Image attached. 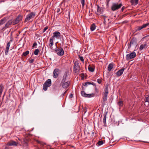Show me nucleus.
I'll return each mask as SVG.
<instances>
[{
  "mask_svg": "<svg viewBox=\"0 0 149 149\" xmlns=\"http://www.w3.org/2000/svg\"><path fill=\"white\" fill-rule=\"evenodd\" d=\"M122 6L121 3H113L111 6V9L113 11H115L119 9Z\"/></svg>",
  "mask_w": 149,
  "mask_h": 149,
  "instance_id": "obj_1",
  "label": "nucleus"
},
{
  "mask_svg": "<svg viewBox=\"0 0 149 149\" xmlns=\"http://www.w3.org/2000/svg\"><path fill=\"white\" fill-rule=\"evenodd\" d=\"M79 64V63L77 61H76L74 63L73 71L75 73L78 74L80 70Z\"/></svg>",
  "mask_w": 149,
  "mask_h": 149,
  "instance_id": "obj_2",
  "label": "nucleus"
},
{
  "mask_svg": "<svg viewBox=\"0 0 149 149\" xmlns=\"http://www.w3.org/2000/svg\"><path fill=\"white\" fill-rule=\"evenodd\" d=\"M52 81L51 79H49L47 80L43 85V89L45 91H46L47 89V88L51 85Z\"/></svg>",
  "mask_w": 149,
  "mask_h": 149,
  "instance_id": "obj_3",
  "label": "nucleus"
},
{
  "mask_svg": "<svg viewBox=\"0 0 149 149\" xmlns=\"http://www.w3.org/2000/svg\"><path fill=\"white\" fill-rule=\"evenodd\" d=\"M56 53L60 56H62L64 54V51L61 47H57L55 49Z\"/></svg>",
  "mask_w": 149,
  "mask_h": 149,
  "instance_id": "obj_4",
  "label": "nucleus"
},
{
  "mask_svg": "<svg viewBox=\"0 0 149 149\" xmlns=\"http://www.w3.org/2000/svg\"><path fill=\"white\" fill-rule=\"evenodd\" d=\"M136 38H132L130 41V44H128V48L129 49L132 47H136Z\"/></svg>",
  "mask_w": 149,
  "mask_h": 149,
  "instance_id": "obj_5",
  "label": "nucleus"
},
{
  "mask_svg": "<svg viewBox=\"0 0 149 149\" xmlns=\"http://www.w3.org/2000/svg\"><path fill=\"white\" fill-rule=\"evenodd\" d=\"M136 56V53L134 52H132L130 53L127 54L126 55V59L127 60L134 58Z\"/></svg>",
  "mask_w": 149,
  "mask_h": 149,
  "instance_id": "obj_6",
  "label": "nucleus"
},
{
  "mask_svg": "<svg viewBox=\"0 0 149 149\" xmlns=\"http://www.w3.org/2000/svg\"><path fill=\"white\" fill-rule=\"evenodd\" d=\"M81 94L82 96L88 98L94 96V94L93 93L86 94L83 91L81 92Z\"/></svg>",
  "mask_w": 149,
  "mask_h": 149,
  "instance_id": "obj_7",
  "label": "nucleus"
},
{
  "mask_svg": "<svg viewBox=\"0 0 149 149\" xmlns=\"http://www.w3.org/2000/svg\"><path fill=\"white\" fill-rule=\"evenodd\" d=\"M53 34V36L52 37H54V39L55 38L57 39H59L62 36L60 32L57 31L54 32Z\"/></svg>",
  "mask_w": 149,
  "mask_h": 149,
  "instance_id": "obj_8",
  "label": "nucleus"
},
{
  "mask_svg": "<svg viewBox=\"0 0 149 149\" xmlns=\"http://www.w3.org/2000/svg\"><path fill=\"white\" fill-rule=\"evenodd\" d=\"M59 70L58 68L55 69L53 71V76L54 78H57L58 74H59Z\"/></svg>",
  "mask_w": 149,
  "mask_h": 149,
  "instance_id": "obj_9",
  "label": "nucleus"
},
{
  "mask_svg": "<svg viewBox=\"0 0 149 149\" xmlns=\"http://www.w3.org/2000/svg\"><path fill=\"white\" fill-rule=\"evenodd\" d=\"M70 84V82L68 81L66 82L61 83V84L62 85V87L63 88H67L69 86Z\"/></svg>",
  "mask_w": 149,
  "mask_h": 149,
  "instance_id": "obj_10",
  "label": "nucleus"
},
{
  "mask_svg": "<svg viewBox=\"0 0 149 149\" xmlns=\"http://www.w3.org/2000/svg\"><path fill=\"white\" fill-rule=\"evenodd\" d=\"M36 16V13L35 12H31L27 16L26 19H31L34 18Z\"/></svg>",
  "mask_w": 149,
  "mask_h": 149,
  "instance_id": "obj_11",
  "label": "nucleus"
},
{
  "mask_svg": "<svg viewBox=\"0 0 149 149\" xmlns=\"http://www.w3.org/2000/svg\"><path fill=\"white\" fill-rule=\"evenodd\" d=\"M36 141L40 145V146L39 148L40 149H45L44 148L45 147V143L38 140H36Z\"/></svg>",
  "mask_w": 149,
  "mask_h": 149,
  "instance_id": "obj_12",
  "label": "nucleus"
},
{
  "mask_svg": "<svg viewBox=\"0 0 149 149\" xmlns=\"http://www.w3.org/2000/svg\"><path fill=\"white\" fill-rule=\"evenodd\" d=\"M18 144L17 143L14 141L11 140L10 141L8 142L7 143V145L9 146H17V144Z\"/></svg>",
  "mask_w": 149,
  "mask_h": 149,
  "instance_id": "obj_13",
  "label": "nucleus"
},
{
  "mask_svg": "<svg viewBox=\"0 0 149 149\" xmlns=\"http://www.w3.org/2000/svg\"><path fill=\"white\" fill-rule=\"evenodd\" d=\"M12 40H10V41L8 43L6 47V51H5V54L7 55L8 53L9 48L10 46V42H11Z\"/></svg>",
  "mask_w": 149,
  "mask_h": 149,
  "instance_id": "obj_14",
  "label": "nucleus"
},
{
  "mask_svg": "<svg viewBox=\"0 0 149 149\" xmlns=\"http://www.w3.org/2000/svg\"><path fill=\"white\" fill-rule=\"evenodd\" d=\"M124 70L125 68H123L122 69L119 70L116 73L117 75L118 76H121L123 74Z\"/></svg>",
  "mask_w": 149,
  "mask_h": 149,
  "instance_id": "obj_15",
  "label": "nucleus"
},
{
  "mask_svg": "<svg viewBox=\"0 0 149 149\" xmlns=\"http://www.w3.org/2000/svg\"><path fill=\"white\" fill-rule=\"evenodd\" d=\"M68 76L67 73L66 72H65L64 74L63 79L61 81V83L66 82V77Z\"/></svg>",
  "mask_w": 149,
  "mask_h": 149,
  "instance_id": "obj_16",
  "label": "nucleus"
},
{
  "mask_svg": "<svg viewBox=\"0 0 149 149\" xmlns=\"http://www.w3.org/2000/svg\"><path fill=\"white\" fill-rule=\"evenodd\" d=\"M147 46L146 44H142L139 47V49L142 50L143 49L146 48Z\"/></svg>",
  "mask_w": 149,
  "mask_h": 149,
  "instance_id": "obj_17",
  "label": "nucleus"
},
{
  "mask_svg": "<svg viewBox=\"0 0 149 149\" xmlns=\"http://www.w3.org/2000/svg\"><path fill=\"white\" fill-rule=\"evenodd\" d=\"M54 37H51L49 40V46L50 47H52V46L54 45V42H53V41L54 40Z\"/></svg>",
  "mask_w": 149,
  "mask_h": 149,
  "instance_id": "obj_18",
  "label": "nucleus"
},
{
  "mask_svg": "<svg viewBox=\"0 0 149 149\" xmlns=\"http://www.w3.org/2000/svg\"><path fill=\"white\" fill-rule=\"evenodd\" d=\"M28 141L27 139H24V141L23 142V147H27L28 146Z\"/></svg>",
  "mask_w": 149,
  "mask_h": 149,
  "instance_id": "obj_19",
  "label": "nucleus"
},
{
  "mask_svg": "<svg viewBox=\"0 0 149 149\" xmlns=\"http://www.w3.org/2000/svg\"><path fill=\"white\" fill-rule=\"evenodd\" d=\"M139 0H131L130 2L132 5L135 6L138 3Z\"/></svg>",
  "mask_w": 149,
  "mask_h": 149,
  "instance_id": "obj_20",
  "label": "nucleus"
},
{
  "mask_svg": "<svg viewBox=\"0 0 149 149\" xmlns=\"http://www.w3.org/2000/svg\"><path fill=\"white\" fill-rule=\"evenodd\" d=\"M20 19H11L12 20V24L13 25L15 24L18 23Z\"/></svg>",
  "mask_w": 149,
  "mask_h": 149,
  "instance_id": "obj_21",
  "label": "nucleus"
},
{
  "mask_svg": "<svg viewBox=\"0 0 149 149\" xmlns=\"http://www.w3.org/2000/svg\"><path fill=\"white\" fill-rule=\"evenodd\" d=\"M108 94H106L104 93L103 95V97L102 98V100L104 103L107 100V96Z\"/></svg>",
  "mask_w": 149,
  "mask_h": 149,
  "instance_id": "obj_22",
  "label": "nucleus"
},
{
  "mask_svg": "<svg viewBox=\"0 0 149 149\" xmlns=\"http://www.w3.org/2000/svg\"><path fill=\"white\" fill-rule=\"evenodd\" d=\"M12 24V20H10L5 25V28H7L9 27V26Z\"/></svg>",
  "mask_w": 149,
  "mask_h": 149,
  "instance_id": "obj_23",
  "label": "nucleus"
},
{
  "mask_svg": "<svg viewBox=\"0 0 149 149\" xmlns=\"http://www.w3.org/2000/svg\"><path fill=\"white\" fill-rule=\"evenodd\" d=\"M107 113L106 112L104 114V118L103 119V123L105 126H106V116Z\"/></svg>",
  "mask_w": 149,
  "mask_h": 149,
  "instance_id": "obj_24",
  "label": "nucleus"
},
{
  "mask_svg": "<svg viewBox=\"0 0 149 149\" xmlns=\"http://www.w3.org/2000/svg\"><path fill=\"white\" fill-rule=\"evenodd\" d=\"M113 63H110L108 66V70L109 71H110L113 68Z\"/></svg>",
  "mask_w": 149,
  "mask_h": 149,
  "instance_id": "obj_25",
  "label": "nucleus"
},
{
  "mask_svg": "<svg viewBox=\"0 0 149 149\" xmlns=\"http://www.w3.org/2000/svg\"><path fill=\"white\" fill-rule=\"evenodd\" d=\"M96 26L95 24L93 23L90 26V29L91 31H93L95 30V29Z\"/></svg>",
  "mask_w": 149,
  "mask_h": 149,
  "instance_id": "obj_26",
  "label": "nucleus"
},
{
  "mask_svg": "<svg viewBox=\"0 0 149 149\" xmlns=\"http://www.w3.org/2000/svg\"><path fill=\"white\" fill-rule=\"evenodd\" d=\"M97 12L100 13H102L103 12V10L98 5H97Z\"/></svg>",
  "mask_w": 149,
  "mask_h": 149,
  "instance_id": "obj_27",
  "label": "nucleus"
},
{
  "mask_svg": "<svg viewBox=\"0 0 149 149\" xmlns=\"http://www.w3.org/2000/svg\"><path fill=\"white\" fill-rule=\"evenodd\" d=\"M88 69L89 71L91 72H93L94 70V68L93 67H92L90 65L88 66Z\"/></svg>",
  "mask_w": 149,
  "mask_h": 149,
  "instance_id": "obj_28",
  "label": "nucleus"
},
{
  "mask_svg": "<svg viewBox=\"0 0 149 149\" xmlns=\"http://www.w3.org/2000/svg\"><path fill=\"white\" fill-rule=\"evenodd\" d=\"M108 86H106L105 87L104 92V93L108 94Z\"/></svg>",
  "mask_w": 149,
  "mask_h": 149,
  "instance_id": "obj_29",
  "label": "nucleus"
},
{
  "mask_svg": "<svg viewBox=\"0 0 149 149\" xmlns=\"http://www.w3.org/2000/svg\"><path fill=\"white\" fill-rule=\"evenodd\" d=\"M145 99V102L147 103V105H148L149 104V102L148 101L149 99V95H146V96Z\"/></svg>",
  "mask_w": 149,
  "mask_h": 149,
  "instance_id": "obj_30",
  "label": "nucleus"
},
{
  "mask_svg": "<svg viewBox=\"0 0 149 149\" xmlns=\"http://www.w3.org/2000/svg\"><path fill=\"white\" fill-rule=\"evenodd\" d=\"M118 104L119 107H122L123 106V102L122 101H120L118 102Z\"/></svg>",
  "mask_w": 149,
  "mask_h": 149,
  "instance_id": "obj_31",
  "label": "nucleus"
},
{
  "mask_svg": "<svg viewBox=\"0 0 149 149\" xmlns=\"http://www.w3.org/2000/svg\"><path fill=\"white\" fill-rule=\"evenodd\" d=\"M29 53V51H26L25 52L23 53L22 55H23L25 56L27 55Z\"/></svg>",
  "mask_w": 149,
  "mask_h": 149,
  "instance_id": "obj_32",
  "label": "nucleus"
},
{
  "mask_svg": "<svg viewBox=\"0 0 149 149\" xmlns=\"http://www.w3.org/2000/svg\"><path fill=\"white\" fill-rule=\"evenodd\" d=\"M6 22L5 19H1L0 21V26Z\"/></svg>",
  "mask_w": 149,
  "mask_h": 149,
  "instance_id": "obj_33",
  "label": "nucleus"
},
{
  "mask_svg": "<svg viewBox=\"0 0 149 149\" xmlns=\"http://www.w3.org/2000/svg\"><path fill=\"white\" fill-rule=\"evenodd\" d=\"M39 52V50L37 49L35 50L34 52V54L36 55H38V54Z\"/></svg>",
  "mask_w": 149,
  "mask_h": 149,
  "instance_id": "obj_34",
  "label": "nucleus"
},
{
  "mask_svg": "<svg viewBox=\"0 0 149 149\" xmlns=\"http://www.w3.org/2000/svg\"><path fill=\"white\" fill-rule=\"evenodd\" d=\"M93 83H91L88 82H86L84 84V85L85 86H87V85L93 84Z\"/></svg>",
  "mask_w": 149,
  "mask_h": 149,
  "instance_id": "obj_35",
  "label": "nucleus"
},
{
  "mask_svg": "<svg viewBox=\"0 0 149 149\" xmlns=\"http://www.w3.org/2000/svg\"><path fill=\"white\" fill-rule=\"evenodd\" d=\"M3 89V86L1 85L0 86V94H2Z\"/></svg>",
  "mask_w": 149,
  "mask_h": 149,
  "instance_id": "obj_36",
  "label": "nucleus"
},
{
  "mask_svg": "<svg viewBox=\"0 0 149 149\" xmlns=\"http://www.w3.org/2000/svg\"><path fill=\"white\" fill-rule=\"evenodd\" d=\"M103 143H104L103 141L102 140H101L98 141L97 142V143L99 146H100L102 145Z\"/></svg>",
  "mask_w": 149,
  "mask_h": 149,
  "instance_id": "obj_37",
  "label": "nucleus"
},
{
  "mask_svg": "<svg viewBox=\"0 0 149 149\" xmlns=\"http://www.w3.org/2000/svg\"><path fill=\"white\" fill-rule=\"evenodd\" d=\"M81 2L82 4V8H83L85 4V0H81Z\"/></svg>",
  "mask_w": 149,
  "mask_h": 149,
  "instance_id": "obj_38",
  "label": "nucleus"
},
{
  "mask_svg": "<svg viewBox=\"0 0 149 149\" xmlns=\"http://www.w3.org/2000/svg\"><path fill=\"white\" fill-rule=\"evenodd\" d=\"M149 25V22L147 23L146 24H143L142 25L143 28H145L148 25Z\"/></svg>",
  "mask_w": 149,
  "mask_h": 149,
  "instance_id": "obj_39",
  "label": "nucleus"
},
{
  "mask_svg": "<svg viewBox=\"0 0 149 149\" xmlns=\"http://www.w3.org/2000/svg\"><path fill=\"white\" fill-rule=\"evenodd\" d=\"M79 58L80 60L83 63L84 62V59L82 56H81L80 55H79Z\"/></svg>",
  "mask_w": 149,
  "mask_h": 149,
  "instance_id": "obj_40",
  "label": "nucleus"
},
{
  "mask_svg": "<svg viewBox=\"0 0 149 149\" xmlns=\"http://www.w3.org/2000/svg\"><path fill=\"white\" fill-rule=\"evenodd\" d=\"M55 11L57 12V13H59L60 12V9L59 8H57L55 9Z\"/></svg>",
  "mask_w": 149,
  "mask_h": 149,
  "instance_id": "obj_41",
  "label": "nucleus"
},
{
  "mask_svg": "<svg viewBox=\"0 0 149 149\" xmlns=\"http://www.w3.org/2000/svg\"><path fill=\"white\" fill-rule=\"evenodd\" d=\"M48 27L47 26H46L45 28H44L42 32H45L48 29Z\"/></svg>",
  "mask_w": 149,
  "mask_h": 149,
  "instance_id": "obj_42",
  "label": "nucleus"
},
{
  "mask_svg": "<svg viewBox=\"0 0 149 149\" xmlns=\"http://www.w3.org/2000/svg\"><path fill=\"white\" fill-rule=\"evenodd\" d=\"M142 26H139L137 29V30L139 31L143 29Z\"/></svg>",
  "mask_w": 149,
  "mask_h": 149,
  "instance_id": "obj_43",
  "label": "nucleus"
},
{
  "mask_svg": "<svg viewBox=\"0 0 149 149\" xmlns=\"http://www.w3.org/2000/svg\"><path fill=\"white\" fill-rule=\"evenodd\" d=\"M97 81L99 84H100L101 83L102 80L100 79H97Z\"/></svg>",
  "mask_w": 149,
  "mask_h": 149,
  "instance_id": "obj_44",
  "label": "nucleus"
},
{
  "mask_svg": "<svg viewBox=\"0 0 149 149\" xmlns=\"http://www.w3.org/2000/svg\"><path fill=\"white\" fill-rule=\"evenodd\" d=\"M33 61H34V59H31L29 60V62L30 63H31L33 62Z\"/></svg>",
  "mask_w": 149,
  "mask_h": 149,
  "instance_id": "obj_45",
  "label": "nucleus"
},
{
  "mask_svg": "<svg viewBox=\"0 0 149 149\" xmlns=\"http://www.w3.org/2000/svg\"><path fill=\"white\" fill-rule=\"evenodd\" d=\"M125 6H123L121 8V11L122 12H123L124 9L125 8Z\"/></svg>",
  "mask_w": 149,
  "mask_h": 149,
  "instance_id": "obj_46",
  "label": "nucleus"
},
{
  "mask_svg": "<svg viewBox=\"0 0 149 149\" xmlns=\"http://www.w3.org/2000/svg\"><path fill=\"white\" fill-rule=\"evenodd\" d=\"M37 44L36 42H35L33 44L32 47H34L35 46L37 45Z\"/></svg>",
  "mask_w": 149,
  "mask_h": 149,
  "instance_id": "obj_47",
  "label": "nucleus"
},
{
  "mask_svg": "<svg viewBox=\"0 0 149 149\" xmlns=\"http://www.w3.org/2000/svg\"><path fill=\"white\" fill-rule=\"evenodd\" d=\"M73 95L72 94H70L69 96V97L70 98H71L73 97Z\"/></svg>",
  "mask_w": 149,
  "mask_h": 149,
  "instance_id": "obj_48",
  "label": "nucleus"
},
{
  "mask_svg": "<svg viewBox=\"0 0 149 149\" xmlns=\"http://www.w3.org/2000/svg\"><path fill=\"white\" fill-rule=\"evenodd\" d=\"M20 17H21V16L20 15H18V17L16 18V19H19Z\"/></svg>",
  "mask_w": 149,
  "mask_h": 149,
  "instance_id": "obj_49",
  "label": "nucleus"
},
{
  "mask_svg": "<svg viewBox=\"0 0 149 149\" xmlns=\"http://www.w3.org/2000/svg\"><path fill=\"white\" fill-rule=\"evenodd\" d=\"M95 90L96 91L97 93H98V92L97 89V88H95Z\"/></svg>",
  "mask_w": 149,
  "mask_h": 149,
  "instance_id": "obj_50",
  "label": "nucleus"
},
{
  "mask_svg": "<svg viewBox=\"0 0 149 149\" xmlns=\"http://www.w3.org/2000/svg\"><path fill=\"white\" fill-rule=\"evenodd\" d=\"M110 0H107V2L108 3L110 1Z\"/></svg>",
  "mask_w": 149,
  "mask_h": 149,
  "instance_id": "obj_51",
  "label": "nucleus"
},
{
  "mask_svg": "<svg viewBox=\"0 0 149 149\" xmlns=\"http://www.w3.org/2000/svg\"><path fill=\"white\" fill-rule=\"evenodd\" d=\"M30 19H25V22L26 21H29V20Z\"/></svg>",
  "mask_w": 149,
  "mask_h": 149,
  "instance_id": "obj_52",
  "label": "nucleus"
},
{
  "mask_svg": "<svg viewBox=\"0 0 149 149\" xmlns=\"http://www.w3.org/2000/svg\"><path fill=\"white\" fill-rule=\"evenodd\" d=\"M146 103V104H145V106H148V105L147 104V103Z\"/></svg>",
  "mask_w": 149,
  "mask_h": 149,
  "instance_id": "obj_53",
  "label": "nucleus"
},
{
  "mask_svg": "<svg viewBox=\"0 0 149 149\" xmlns=\"http://www.w3.org/2000/svg\"><path fill=\"white\" fill-rule=\"evenodd\" d=\"M86 109H84V113H85L86 112Z\"/></svg>",
  "mask_w": 149,
  "mask_h": 149,
  "instance_id": "obj_54",
  "label": "nucleus"
},
{
  "mask_svg": "<svg viewBox=\"0 0 149 149\" xmlns=\"http://www.w3.org/2000/svg\"><path fill=\"white\" fill-rule=\"evenodd\" d=\"M105 22H106V21H105V19H104V22H104V24H105Z\"/></svg>",
  "mask_w": 149,
  "mask_h": 149,
  "instance_id": "obj_55",
  "label": "nucleus"
},
{
  "mask_svg": "<svg viewBox=\"0 0 149 149\" xmlns=\"http://www.w3.org/2000/svg\"><path fill=\"white\" fill-rule=\"evenodd\" d=\"M66 91H65L64 93V94L66 93Z\"/></svg>",
  "mask_w": 149,
  "mask_h": 149,
  "instance_id": "obj_56",
  "label": "nucleus"
},
{
  "mask_svg": "<svg viewBox=\"0 0 149 149\" xmlns=\"http://www.w3.org/2000/svg\"><path fill=\"white\" fill-rule=\"evenodd\" d=\"M1 94H0V97H1Z\"/></svg>",
  "mask_w": 149,
  "mask_h": 149,
  "instance_id": "obj_57",
  "label": "nucleus"
}]
</instances>
